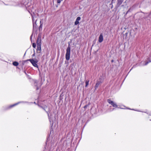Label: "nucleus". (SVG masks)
I'll return each instance as SVG.
<instances>
[{"mask_svg":"<svg viewBox=\"0 0 151 151\" xmlns=\"http://www.w3.org/2000/svg\"><path fill=\"white\" fill-rule=\"evenodd\" d=\"M57 140L56 138H54V140L53 141L52 140L51 142L50 145L51 147L52 148L56 146V142Z\"/></svg>","mask_w":151,"mask_h":151,"instance_id":"nucleus-5","label":"nucleus"},{"mask_svg":"<svg viewBox=\"0 0 151 151\" xmlns=\"http://www.w3.org/2000/svg\"><path fill=\"white\" fill-rule=\"evenodd\" d=\"M42 23L41 24H40V25L39 27V30H40V29H42Z\"/></svg>","mask_w":151,"mask_h":151,"instance_id":"nucleus-19","label":"nucleus"},{"mask_svg":"<svg viewBox=\"0 0 151 151\" xmlns=\"http://www.w3.org/2000/svg\"><path fill=\"white\" fill-rule=\"evenodd\" d=\"M37 83H38V82H37V80L35 81L34 85L35 86H36L37 87V88H36L37 90L39 89V88L37 86Z\"/></svg>","mask_w":151,"mask_h":151,"instance_id":"nucleus-14","label":"nucleus"},{"mask_svg":"<svg viewBox=\"0 0 151 151\" xmlns=\"http://www.w3.org/2000/svg\"><path fill=\"white\" fill-rule=\"evenodd\" d=\"M110 5H112V4H110Z\"/></svg>","mask_w":151,"mask_h":151,"instance_id":"nucleus-31","label":"nucleus"},{"mask_svg":"<svg viewBox=\"0 0 151 151\" xmlns=\"http://www.w3.org/2000/svg\"><path fill=\"white\" fill-rule=\"evenodd\" d=\"M123 0H118V3L120 5L122 2Z\"/></svg>","mask_w":151,"mask_h":151,"instance_id":"nucleus-18","label":"nucleus"},{"mask_svg":"<svg viewBox=\"0 0 151 151\" xmlns=\"http://www.w3.org/2000/svg\"><path fill=\"white\" fill-rule=\"evenodd\" d=\"M101 83H100V82H99L98 81L96 84V85H95V89H96L97 88L99 87V85Z\"/></svg>","mask_w":151,"mask_h":151,"instance_id":"nucleus-11","label":"nucleus"},{"mask_svg":"<svg viewBox=\"0 0 151 151\" xmlns=\"http://www.w3.org/2000/svg\"><path fill=\"white\" fill-rule=\"evenodd\" d=\"M32 47L34 48H35L36 47V44L35 43H34L32 44Z\"/></svg>","mask_w":151,"mask_h":151,"instance_id":"nucleus-20","label":"nucleus"},{"mask_svg":"<svg viewBox=\"0 0 151 151\" xmlns=\"http://www.w3.org/2000/svg\"><path fill=\"white\" fill-rule=\"evenodd\" d=\"M27 61H30L31 63L34 66L38 68V66L37 64L38 61L36 59H30L27 60Z\"/></svg>","mask_w":151,"mask_h":151,"instance_id":"nucleus-3","label":"nucleus"},{"mask_svg":"<svg viewBox=\"0 0 151 151\" xmlns=\"http://www.w3.org/2000/svg\"><path fill=\"white\" fill-rule=\"evenodd\" d=\"M113 1V0H112V2Z\"/></svg>","mask_w":151,"mask_h":151,"instance_id":"nucleus-29","label":"nucleus"},{"mask_svg":"<svg viewBox=\"0 0 151 151\" xmlns=\"http://www.w3.org/2000/svg\"><path fill=\"white\" fill-rule=\"evenodd\" d=\"M114 107H117L116 105L114 103Z\"/></svg>","mask_w":151,"mask_h":151,"instance_id":"nucleus-23","label":"nucleus"},{"mask_svg":"<svg viewBox=\"0 0 151 151\" xmlns=\"http://www.w3.org/2000/svg\"><path fill=\"white\" fill-rule=\"evenodd\" d=\"M33 36V32H32V34L31 35L30 37V40H31V42H32V37Z\"/></svg>","mask_w":151,"mask_h":151,"instance_id":"nucleus-22","label":"nucleus"},{"mask_svg":"<svg viewBox=\"0 0 151 151\" xmlns=\"http://www.w3.org/2000/svg\"><path fill=\"white\" fill-rule=\"evenodd\" d=\"M35 56V53H34L33 55H32V56L33 57Z\"/></svg>","mask_w":151,"mask_h":151,"instance_id":"nucleus-26","label":"nucleus"},{"mask_svg":"<svg viewBox=\"0 0 151 151\" xmlns=\"http://www.w3.org/2000/svg\"><path fill=\"white\" fill-rule=\"evenodd\" d=\"M32 15L33 22V29L34 30H35V29H36L37 25V24H36V22L37 21V17L36 16L35 14H33V15Z\"/></svg>","mask_w":151,"mask_h":151,"instance_id":"nucleus-4","label":"nucleus"},{"mask_svg":"<svg viewBox=\"0 0 151 151\" xmlns=\"http://www.w3.org/2000/svg\"><path fill=\"white\" fill-rule=\"evenodd\" d=\"M81 18L80 17H77L76 21L75 22V25H77L79 24V21L81 19Z\"/></svg>","mask_w":151,"mask_h":151,"instance_id":"nucleus-10","label":"nucleus"},{"mask_svg":"<svg viewBox=\"0 0 151 151\" xmlns=\"http://www.w3.org/2000/svg\"><path fill=\"white\" fill-rule=\"evenodd\" d=\"M104 79V76L103 75H102V76H101L99 78V80H98V81L100 82V83H102Z\"/></svg>","mask_w":151,"mask_h":151,"instance_id":"nucleus-9","label":"nucleus"},{"mask_svg":"<svg viewBox=\"0 0 151 151\" xmlns=\"http://www.w3.org/2000/svg\"><path fill=\"white\" fill-rule=\"evenodd\" d=\"M63 0H57V2L58 3L60 4Z\"/></svg>","mask_w":151,"mask_h":151,"instance_id":"nucleus-21","label":"nucleus"},{"mask_svg":"<svg viewBox=\"0 0 151 151\" xmlns=\"http://www.w3.org/2000/svg\"><path fill=\"white\" fill-rule=\"evenodd\" d=\"M103 34L102 33H101L100 34L99 39V42L101 43V42L103 40Z\"/></svg>","mask_w":151,"mask_h":151,"instance_id":"nucleus-8","label":"nucleus"},{"mask_svg":"<svg viewBox=\"0 0 151 151\" xmlns=\"http://www.w3.org/2000/svg\"><path fill=\"white\" fill-rule=\"evenodd\" d=\"M37 45H41V39L40 37L39 36H38V37L37 40Z\"/></svg>","mask_w":151,"mask_h":151,"instance_id":"nucleus-7","label":"nucleus"},{"mask_svg":"<svg viewBox=\"0 0 151 151\" xmlns=\"http://www.w3.org/2000/svg\"><path fill=\"white\" fill-rule=\"evenodd\" d=\"M13 65L15 66H17L19 65V63L18 62L14 61L13 63Z\"/></svg>","mask_w":151,"mask_h":151,"instance_id":"nucleus-16","label":"nucleus"},{"mask_svg":"<svg viewBox=\"0 0 151 151\" xmlns=\"http://www.w3.org/2000/svg\"><path fill=\"white\" fill-rule=\"evenodd\" d=\"M41 45H37V52H38V51H40V52H39V53L41 51Z\"/></svg>","mask_w":151,"mask_h":151,"instance_id":"nucleus-12","label":"nucleus"},{"mask_svg":"<svg viewBox=\"0 0 151 151\" xmlns=\"http://www.w3.org/2000/svg\"><path fill=\"white\" fill-rule=\"evenodd\" d=\"M112 6H112L111 7V8H112Z\"/></svg>","mask_w":151,"mask_h":151,"instance_id":"nucleus-30","label":"nucleus"},{"mask_svg":"<svg viewBox=\"0 0 151 151\" xmlns=\"http://www.w3.org/2000/svg\"><path fill=\"white\" fill-rule=\"evenodd\" d=\"M107 101L109 104H110L113 106V101L109 99H108L107 100Z\"/></svg>","mask_w":151,"mask_h":151,"instance_id":"nucleus-15","label":"nucleus"},{"mask_svg":"<svg viewBox=\"0 0 151 151\" xmlns=\"http://www.w3.org/2000/svg\"><path fill=\"white\" fill-rule=\"evenodd\" d=\"M87 107V105H86V106H84V108H86Z\"/></svg>","mask_w":151,"mask_h":151,"instance_id":"nucleus-25","label":"nucleus"},{"mask_svg":"<svg viewBox=\"0 0 151 151\" xmlns=\"http://www.w3.org/2000/svg\"><path fill=\"white\" fill-rule=\"evenodd\" d=\"M89 82V80H86V86H85L86 87L88 86V84Z\"/></svg>","mask_w":151,"mask_h":151,"instance_id":"nucleus-17","label":"nucleus"},{"mask_svg":"<svg viewBox=\"0 0 151 151\" xmlns=\"http://www.w3.org/2000/svg\"><path fill=\"white\" fill-rule=\"evenodd\" d=\"M149 62H146L145 63V65H147L148 64V63H149Z\"/></svg>","mask_w":151,"mask_h":151,"instance_id":"nucleus-24","label":"nucleus"},{"mask_svg":"<svg viewBox=\"0 0 151 151\" xmlns=\"http://www.w3.org/2000/svg\"><path fill=\"white\" fill-rule=\"evenodd\" d=\"M111 62H113V60H111Z\"/></svg>","mask_w":151,"mask_h":151,"instance_id":"nucleus-28","label":"nucleus"},{"mask_svg":"<svg viewBox=\"0 0 151 151\" xmlns=\"http://www.w3.org/2000/svg\"><path fill=\"white\" fill-rule=\"evenodd\" d=\"M70 48L69 45L66 49V52L65 56L66 59L67 60H69L70 59Z\"/></svg>","mask_w":151,"mask_h":151,"instance_id":"nucleus-2","label":"nucleus"},{"mask_svg":"<svg viewBox=\"0 0 151 151\" xmlns=\"http://www.w3.org/2000/svg\"><path fill=\"white\" fill-rule=\"evenodd\" d=\"M11 3H12V4L11 3H10V4H5L4 3V4L5 5H10L14 6H15L16 5V4L15 3V2H11Z\"/></svg>","mask_w":151,"mask_h":151,"instance_id":"nucleus-13","label":"nucleus"},{"mask_svg":"<svg viewBox=\"0 0 151 151\" xmlns=\"http://www.w3.org/2000/svg\"><path fill=\"white\" fill-rule=\"evenodd\" d=\"M38 106L41 108H42L47 112L48 116L50 122V123L52 122V124H53V120H55V118L52 117V115H51L49 116V114L48 113V112H50V111L51 109H50L49 107H48L46 106H40L39 104H38Z\"/></svg>","mask_w":151,"mask_h":151,"instance_id":"nucleus-1","label":"nucleus"},{"mask_svg":"<svg viewBox=\"0 0 151 151\" xmlns=\"http://www.w3.org/2000/svg\"><path fill=\"white\" fill-rule=\"evenodd\" d=\"M27 103V102H26V101H22V102H19L17 103H16V104H13L12 105H10V106H9V108H11L17 105H18V104L20 103Z\"/></svg>","mask_w":151,"mask_h":151,"instance_id":"nucleus-6","label":"nucleus"},{"mask_svg":"<svg viewBox=\"0 0 151 151\" xmlns=\"http://www.w3.org/2000/svg\"><path fill=\"white\" fill-rule=\"evenodd\" d=\"M42 22L41 21H40V24H42Z\"/></svg>","mask_w":151,"mask_h":151,"instance_id":"nucleus-27","label":"nucleus"}]
</instances>
